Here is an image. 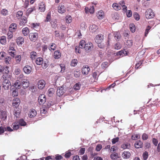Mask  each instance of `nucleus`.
Here are the masks:
<instances>
[{
	"mask_svg": "<svg viewBox=\"0 0 160 160\" xmlns=\"http://www.w3.org/2000/svg\"><path fill=\"white\" fill-rule=\"evenodd\" d=\"M80 46L81 48L84 49L85 51L87 52H90L93 49V45L92 42H88L86 43L84 40L80 41Z\"/></svg>",
	"mask_w": 160,
	"mask_h": 160,
	"instance_id": "1",
	"label": "nucleus"
},
{
	"mask_svg": "<svg viewBox=\"0 0 160 160\" xmlns=\"http://www.w3.org/2000/svg\"><path fill=\"white\" fill-rule=\"evenodd\" d=\"M3 78V80L2 82V88L5 90H8L9 89L10 86L11 85V83L10 80L5 77Z\"/></svg>",
	"mask_w": 160,
	"mask_h": 160,
	"instance_id": "2",
	"label": "nucleus"
},
{
	"mask_svg": "<svg viewBox=\"0 0 160 160\" xmlns=\"http://www.w3.org/2000/svg\"><path fill=\"white\" fill-rule=\"evenodd\" d=\"M154 15L151 9L149 8L146 11L145 16L147 18H151L154 17Z\"/></svg>",
	"mask_w": 160,
	"mask_h": 160,
	"instance_id": "3",
	"label": "nucleus"
},
{
	"mask_svg": "<svg viewBox=\"0 0 160 160\" xmlns=\"http://www.w3.org/2000/svg\"><path fill=\"white\" fill-rule=\"evenodd\" d=\"M103 36L101 34L97 35L95 38V42L98 44H100L103 40Z\"/></svg>",
	"mask_w": 160,
	"mask_h": 160,
	"instance_id": "4",
	"label": "nucleus"
},
{
	"mask_svg": "<svg viewBox=\"0 0 160 160\" xmlns=\"http://www.w3.org/2000/svg\"><path fill=\"white\" fill-rule=\"evenodd\" d=\"M38 102L40 104L44 103L46 101V98L45 95L41 94L38 98Z\"/></svg>",
	"mask_w": 160,
	"mask_h": 160,
	"instance_id": "5",
	"label": "nucleus"
},
{
	"mask_svg": "<svg viewBox=\"0 0 160 160\" xmlns=\"http://www.w3.org/2000/svg\"><path fill=\"white\" fill-rule=\"evenodd\" d=\"M29 38L31 41L35 42L38 38V34L37 33H31L29 35Z\"/></svg>",
	"mask_w": 160,
	"mask_h": 160,
	"instance_id": "6",
	"label": "nucleus"
},
{
	"mask_svg": "<svg viewBox=\"0 0 160 160\" xmlns=\"http://www.w3.org/2000/svg\"><path fill=\"white\" fill-rule=\"evenodd\" d=\"M58 12L60 13H63L66 12V8L64 5L62 4L59 5L58 7Z\"/></svg>",
	"mask_w": 160,
	"mask_h": 160,
	"instance_id": "7",
	"label": "nucleus"
},
{
	"mask_svg": "<svg viewBox=\"0 0 160 160\" xmlns=\"http://www.w3.org/2000/svg\"><path fill=\"white\" fill-rule=\"evenodd\" d=\"M7 118V114L5 111H0V118L2 121H5Z\"/></svg>",
	"mask_w": 160,
	"mask_h": 160,
	"instance_id": "8",
	"label": "nucleus"
},
{
	"mask_svg": "<svg viewBox=\"0 0 160 160\" xmlns=\"http://www.w3.org/2000/svg\"><path fill=\"white\" fill-rule=\"evenodd\" d=\"M23 69L24 73L27 74H30L32 71L31 67L28 65L25 66Z\"/></svg>",
	"mask_w": 160,
	"mask_h": 160,
	"instance_id": "9",
	"label": "nucleus"
},
{
	"mask_svg": "<svg viewBox=\"0 0 160 160\" xmlns=\"http://www.w3.org/2000/svg\"><path fill=\"white\" fill-rule=\"evenodd\" d=\"M20 102V99L18 98H15L12 101V106L16 108L18 107Z\"/></svg>",
	"mask_w": 160,
	"mask_h": 160,
	"instance_id": "10",
	"label": "nucleus"
},
{
	"mask_svg": "<svg viewBox=\"0 0 160 160\" xmlns=\"http://www.w3.org/2000/svg\"><path fill=\"white\" fill-rule=\"evenodd\" d=\"M90 69L88 65H85L82 68V74L85 75H87Z\"/></svg>",
	"mask_w": 160,
	"mask_h": 160,
	"instance_id": "11",
	"label": "nucleus"
},
{
	"mask_svg": "<svg viewBox=\"0 0 160 160\" xmlns=\"http://www.w3.org/2000/svg\"><path fill=\"white\" fill-rule=\"evenodd\" d=\"M65 90L62 87H58L57 91V94L60 97L63 94Z\"/></svg>",
	"mask_w": 160,
	"mask_h": 160,
	"instance_id": "12",
	"label": "nucleus"
},
{
	"mask_svg": "<svg viewBox=\"0 0 160 160\" xmlns=\"http://www.w3.org/2000/svg\"><path fill=\"white\" fill-rule=\"evenodd\" d=\"M38 88L42 89L45 87V81L43 80H39L38 83Z\"/></svg>",
	"mask_w": 160,
	"mask_h": 160,
	"instance_id": "13",
	"label": "nucleus"
},
{
	"mask_svg": "<svg viewBox=\"0 0 160 160\" xmlns=\"http://www.w3.org/2000/svg\"><path fill=\"white\" fill-rule=\"evenodd\" d=\"M23 80L24 81H22V82H21V85L24 88H26L29 86V82L27 79H24Z\"/></svg>",
	"mask_w": 160,
	"mask_h": 160,
	"instance_id": "14",
	"label": "nucleus"
},
{
	"mask_svg": "<svg viewBox=\"0 0 160 160\" xmlns=\"http://www.w3.org/2000/svg\"><path fill=\"white\" fill-rule=\"evenodd\" d=\"M98 29V27L95 24L91 25L89 26V31L92 33L96 32Z\"/></svg>",
	"mask_w": 160,
	"mask_h": 160,
	"instance_id": "15",
	"label": "nucleus"
},
{
	"mask_svg": "<svg viewBox=\"0 0 160 160\" xmlns=\"http://www.w3.org/2000/svg\"><path fill=\"white\" fill-rule=\"evenodd\" d=\"M134 145L135 148H142L143 147L142 142L140 140L136 141Z\"/></svg>",
	"mask_w": 160,
	"mask_h": 160,
	"instance_id": "16",
	"label": "nucleus"
},
{
	"mask_svg": "<svg viewBox=\"0 0 160 160\" xmlns=\"http://www.w3.org/2000/svg\"><path fill=\"white\" fill-rule=\"evenodd\" d=\"M17 25L14 23H12L10 26L9 30L10 31L15 32L17 29Z\"/></svg>",
	"mask_w": 160,
	"mask_h": 160,
	"instance_id": "17",
	"label": "nucleus"
},
{
	"mask_svg": "<svg viewBox=\"0 0 160 160\" xmlns=\"http://www.w3.org/2000/svg\"><path fill=\"white\" fill-rule=\"evenodd\" d=\"M122 155L123 158L128 159L130 158L131 154L129 152L124 151L122 153Z\"/></svg>",
	"mask_w": 160,
	"mask_h": 160,
	"instance_id": "18",
	"label": "nucleus"
},
{
	"mask_svg": "<svg viewBox=\"0 0 160 160\" xmlns=\"http://www.w3.org/2000/svg\"><path fill=\"white\" fill-rule=\"evenodd\" d=\"M128 54V52L125 50H121L118 52L117 55L120 57H122Z\"/></svg>",
	"mask_w": 160,
	"mask_h": 160,
	"instance_id": "19",
	"label": "nucleus"
},
{
	"mask_svg": "<svg viewBox=\"0 0 160 160\" xmlns=\"http://www.w3.org/2000/svg\"><path fill=\"white\" fill-rule=\"evenodd\" d=\"M97 16L98 18L100 19H103L104 17V14L103 12L101 10L98 11Z\"/></svg>",
	"mask_w": 160,
	"mask_h": 160,
	"instance_id": "20",
	"label": "nucleus"
},
{
	"mask_svg": "<svg viewBox=\"0 0 160 160\" xmlns=\"http://www.w3.org/2000/svg\"><path fill=\"white\" fill-rule=\"evenodd\" d=\"M119 5L122 8V10L123 11L125 12H126L127 11V7L125 5V2L124 1H121L119 2Z\"/></svg>",
	"mask_w": 160,
	"mask_h": 160,
	"instance_id": "21",
	"label": "nucleus"
},
{
	"mask_svg": "<svg viewBox=\"0 0 160 160\" xmlns=\"http://www.w3.org/2000/svg\"><path fill=\"white\" fill-rule=\"evenodd\" d=\"M27 19L26 17H23L19 21V25L20 26H23L27 22Z\"/></svg>",
	"mask_w": 160,
	"mask_h": 160,
	"instance_id": "22",
	"label": "nucleus"
},
{
	"mask_svg": "<svg viewBox=\"0 0 160 160\" xmlns=\"http://www.w3.org/2000/svg\"><path fill=\"white\" fill-rule=\"evenodd\" d=\"M54 58L56 59H58L61 57V53L59 51L57 50L54 52L53 53Z\"/></svg>",
	"mask_w": 160,
	"mask_h": 160,
	"instance_id": "23",
	"label": "nucleus"
},
{
	"mask_svg": "<svg viewBox=\"0 0 160 160\" xmlns=\"http://www.w3.org/2000/svg\"><path fill=\"white\" fill-rule=\"evenodd\" d=\"M22 32L24 36H27L29 33V30L27 27L23 28L22 30Z\"/></svg>",
	"mask_w": 160,
	"mask_h": 160,
	"instance_id": "24",
	"label": "nucleus"
},
{
	"mask_svg": "<svg viewBox=\"0 0 160 160\" xmlns=\"http://www.w3.org/2000/svg\"><path fill=\"white\" fill-rule=\"evenodd\" d=\"M37 114V112L36 110L33 109H32L30 111L29 113V117L32 118L35 116Z\"/></svg>",
	"mask_w": 160,
	"mask_h": 160,
	"instance_id": "25",
	"label": "nucleus"
},
{
	"mask_svg": "<svg viewBox=\"0 0 160 160\" xmlns=\"http://www.w3.org/2000/svg\"><path fill=\"white\" fill-rule=\"evenodd\" d=\"M16 42L18 45H22L24 43V39L23 38L20 37L17 39Z\"/></svg>",
	"mask_w": 160,
	"mask_h": 160,
	"instance_id": "26",
	"label": "nucleus"
},
{
	"mask_svg": "<svg viewBox=\"0 0 160 160\" xmlns=\"http://www.w3.org/2000/svg\"><path fill=\"white\" fill-rule=\"evenodd\" d=\"M24 79H27L23 74H21L18 77L17 80L22 83V81H24L23 80Z\"/></svg>",
	"mask_w": 160,
	"mask_h": 160,
	"instance_id": "27",
	"label": "nucleus"
},
{
	"mask_svg": "<svg viewBox=\"0 0 160 160\" xmlns=\"http://www.w3.org/2000/svg\"><path fill=\"white\" fill-rule=\"evenodd\" d=\"M112 7L114 9L118 11L121 9V6L117 3H114L112 5Z\"/></svg>",
	"mask_w": 160,
	"mask_h": 160,
	"instance_id": "28",
	"label": "nucleus"
},
{
	"mask_svg": "<svg viewBox=\"0 0 160 160\" xmlns=\"http://www.w3.org/2000/svg\"><path fill=\"white\" fill-rule=\"evenodd\" d=\"M114 39L116 41H118L119 39H120L121 37V36L119 33V32H115L114 33Z\"/></svg>",
	"mask_w": 160,
	"mask_h": 160,
	"instance_id": "29",
	"label": "nucleus"
},
{
	"mask_svg": "<svg viewBox=\"0 0 160 160\" xmlns=\"http://www.w3.org/2000/svg\"><path fill=\"white\" fill-rule=\"evenodd\" d=\"M111 158L113 160H116L117 158L119 157L118 154L117 153H114L111 154L110 155Z\"/></svg>",
	"mask_w": 160,
	"mask_h": 160,
	"instance_id": "30",
	"label": "nucleus"
},
{
	"mask_svg": "<svg viewBox=\"0 0 160 160\" xmlns=\"http://www.w3.org/2000/svg\"><path fill=\"white\" fill-rule=\"evenodd\" d=\"M43 59L41 57H39L37 58L36 60V63L38 65H40L42 64Z\"/></svg>",
	"mask_w": 160,
	"mask_h": 160,
	"instance_id": "31",
	"label": "nucleus"
},
{
	"mask_svg": "<svg viewBox=\"0 0 160 160\" xmlns=\"http://www.w3.org/2000/svg\"><path fill=\"white\" fill-rule=\"evenodd\" d=\"M39 9L41 12H44L45 9V6L43 2H41L39 4Z\"/></svg>",
	"mask_w": 160,
	"mask_h": 160,
	"instance_id": "32",
	"label": "nucleus"
},
{
	"mask_svg": "<svg viewBox=\"0 0 160 160\" xmlns=\"http://www.w3.org/2000/svg\"><path fill=\"white\" fill-rule=\"evenodd\" d=\"M121 148L125 149H129L131 147L130 144L128 143H125L121 145Z\"/></svg>",
	"mask_w": 160,
	"mask_h": 160,
	"instance_id": "33",
	"label": "nucleus"
},
{
	"mask_svg": "<svg viewBox=\"0 0 160 160\" xmlns=\"http://www.w3.org/2000/svg\"><path fill=\"white\" fill-rule=\"evenodd\" d=\"M0 42L2 45L5 44L6 43V39L5 36H3L1 37L0 39Z\"/></svg>",
	"mask_w": 160,
	"mask_h": 160,
	"instance_id": "34",
	"label": "nucleus"
},
{
	"mask_svg": "<svg viewBox=\"0 0 160 160\" xmlns=\"http://www.w3.org/2000/svg\"><path fill=\"white\" fill-rule=\"evenodd\" d=\"M35 9L34 7H32L30 8H29L27 11L26 15L27 16H29V15L33 11L35 10Z\"/></svg>",
	"mask_w": 160,
	"mask_h": 160,
	"instance_id": "35",
	"label": "nucleus"
},
{
	"mask_svg": "<svg viewBox=\"0 0 160 160\" xmlns=\"http://www.w3.org/2000/svg\"><path fill=\"white\" fill-rule=\"evenodd\" d=\"M21 56L20 55H18L15 57V61L18 64H20L21 61Z\"/></svg>",
	"mask_w": 160,
	"mask_h": 160,
	"instance_id": "36",
	"label": "nucleus"
},
{
	"mask_svg": "<svg viewBox=\"0 0 160 160\" xmlns=\"http://www.w3.org/2000/svg\"><path fill=\"white\" fill-rule=\"evenodd\" d=\"M37 54L36 52L32 51L30 53V58L32 60L34 59L37 57Z\"/></svg>",
	"mask_w": 160,
	"mask_h": 160,
	"instance_id": "37",
	"label": "nucleus"
},
{
	"mask_svg": "<svg viewBox=\"0 0 160 160\" xmlns=\"http://www.w3.org/2000/svg\"><path fill=\"white\" fill-rule=\"evenodd\" d=\"M74 76L76 78H79L81 72L80 71H74L73 72Z\"/></svg>",
	"mask_w": 160,
	"mask_h": 160,
	"instance_id": "38",
	"label": "nucleus"
},
{
	"mask_svg": "<svg viewBox=\"0 0 160 160\" xmlns=\"http://www.w3.org/2000/svg\"><path fill=\"white\" fill-rule=\"evenodd\" d=\"M15 47V44L13 42H11L10 43V46L9 47L8 51H15L14 49Z\"/></svg>",
	"mask_w": 160,
	"mask_h": 160,
	"instance_id": "39",
	"label": "nucleus"
},
{
	"mask_svg": "<svg viewBox=\"0 0 160 160\" xmlns=\"http://www.w3.org/2000/svg\"><path fill=\"white\" fill-rule=\"evenodd\" d=\"M21 82H19L17 80L15 83H14V87L17 89V88H20L21 87Z\"/></svg>",
	"mask_w": 160,
	"mask_h": 160,
	"instance_id": "40",
	"label": "nucleus"
},
{
	"mask_svg": "<svg viewBox=\"0 0 160 160\" xmlns=\"http://www.w3.org/2000/svg\"><path fill=\"white\" fill-rule=\"evenodd\" d=\"M78 63V60L77 59H73L71 61V65L72 66L75 67L77 65Z\"/></svg>",
	"mask_w": 160,
	"mask_h": 160,
	"instance_id": "41",
	"label": "nucleus"
},
{
	"mask_svg": "<svg viewBox=\"0 0 160 160\" xmlns=\"http://www.w3.org/2000/svg\"><path fill=\"white\" fill-rule=\"evenodd\" d=\"M130 29L131 32H134L135 31V26L134 24L131 23L129 25Z\"/></svg>",
	"mask_w": 160,
	"mask_h": 160,
	"instance_id": "42",
	"label": "nucleus"
},
{
	"mask_svg": "<svg viewBox=\"0 0 160 160\" xmlns=\"http://www.w3.org/2000/svg\"><path fill=\"white\" fill-rule=\"evenodd\" d=\"M20 126H25L26 125V123L23 119H21L18 122Z\"/></svg>",
	"mask_w": 160,
	"mask_h": 160,
	"instance_id": "43",
	"label": "nucleus"
},
{
	"mask_svg": "<svg viewBox=\"0 0 160 160\" xmlns=\"http://www.w3.org/2000/svg\"><path fill=\"white\" fill-rule=\"evenodd\" d=\"M81 84L79 82L76 83L74 86L73 88L75 90H78L80 89Z\"/></svg>",
	"mask_w": 160,
	"mask_h": 160,
	"instance_id": "44",
	"label": "nucleus"
},
{
	"mask_svg": "<svg viewBox=\"0 0 160 160\" xmlns=\"http://www.w3.org/2000/svg\"><path fill=\"white\" fill-rule=\"evenodd\" d=\"M12 125H13V128L14 130L18 129L20 126L18 122H15Z\"/></svg>",
	"mask_w": 160,
	"mask_h": 160,
	"instance_id": "45",
	"label": "nucleus"
},
{
	"mask_svg": "<svg viewBox=\"0 0 160 160\" xmlns=\"http://www.w3.org/2000/svg\"><path fill=\"white\" fill-rule=\"evenodd\" d=\"M66 21L67 23H69L72 21V18L69 15L67 16L66 17Z\"/></svg>",
	"mask_w": 160,
	"mask_h": 160,
	"instance_id": "46",
	"label": "nucleus"
},
{
	"mask_svg": "<svg viewBox=\"0 0 160 160\" xmlns=\"http://www.w3.org/2000/svg\"><path fill=\"white\" fill-rule=\"evenodd\" d=\"M54 92V90L53 88H50L49 89L48 91V95L49 96L51 97L52 96Z\"/></svg>",
	"mask_w": 160,
	"mask_h": 160,
	"instance_id": "47",
	"label": "nucleus"
},
{
	"mask_svg": "<svg viewBox=\"0 0 160 160\" xmlns=\"http://www.w3.org/2000/svg\"><path fill=\"white\" fill-rule=\"evenodd\" d=\"M132 40H128L126 43V44L127 46L129 48L131 47L132 45Z\"/></svg>",
	"mask_w": 160,
	"mask_h": 160,
	"instance_id": "48",
	"label": "nucleus"
},
{
	"mask_svg": "<svg viewBox=\"0 0 160 160\" xmlns=\"http://www.w3.org/2000/svg\"><path fill=\"white\" fill-rule=\"evenodd\" d=\"M140 135L139 134H135L132 136V138L133 140H136L140 138Z\"/></svg>",
	"mask_w": 160,
	"mask_h": 160,
	"instance_id": "49",
	"label": "nucleus"
},
{
	"mask_svg": "<svg viewBox=\"0 0 160 160\" xmlns=\"http://www.w3.org/2000/svg\"><path fill=\"white\" fill-rule=\"evenodd\" d=\"M80 44L79 46H76L75 47V51L76 53H80L81 52V49L82 48L80 47Z\"/></svg>",
	"mask_w": 160,
	"mask_h": 160,
	"instance_id": "50",
	"label": "nucleus"
},
{
	"mask_svg": "<svg viewBox=\"0 0 160 160\" xmlns=\"http://www.w3.org/2000/svg\"><path fill=\"white\" fill-rule=\"evenodd\" d=\"M143 159L144 160L147 159L148 157V153L147 152L145 151L142 154Z\"/></svg>",
	"mask_w": 160,
	"mask_h": 160,
	"instance_id": "51",
	"label": "nucleus"
},
{
	"mask_svg": "<svg viewBox=\"0 0 160 160\" xmlns=\"http://www.w3.org/2000/svg\"><path fill=\"white\" fill-rule=\"evenodd\" d=\"M23 14V12L21 11H18L17 12L16 17L18 19L20 18L21 17H22Z\"/></svg>",
	"mask_w": 160,
	"mask_h": 160,
	"instance_id": "52",
	"label": "nucleus"
},
{
	"mask_svg": "<svg viewBox=\"0 0 160 160\" xmlns=\"http://www.w3.org/2000/svg\"><path fill=\"white\" fill-rule=\"evenodd\" d=\"M13 31H9L8 32L7 34V35L8 36V39H10L12 37V32Z\"/></svg>",
	"mask_w": 160,
	"mask_h": 160,
	"instance_id": "53",
	"label": "nucleus"
},
{
	"mask_svg": "<svg viewBox=\"0 0 160 160\" xmlns=\"http://www.w3.org/2000/svg\"><path fill=\"white\" fill-rule=\"evenodd\" d=\"M121 48V45L118 43H117L114 45V48L118 50L120 49Z\"/></svg>",
	"mask_w": 160,
	"mask_h": 160,
	"instance_id": "54",
	"label": "nucleus"
},
{
	"mask_svg": "<svg viewBox=\"0 0 160 160\" xmlns=\"http://www.w3.org/2000/svg\"><path fill=\"white\" fill-rule=\"evenodd\" d=\"M11 58L9 56H7L6 57L5 59V62L6 63L9 64L11 62Z\"/></svg>",
	"mask_w": 160,
	"mask_h": 160,
	"instance_id": "55",
	"label": "nucleus"
},
{
	"mask_svg": "<svg viewBox=\"0 0 160 160\" xmlns=\"http://www.w3.org/2000/svg\"><path fill=\"white\" fill-rule=\"evenodd\" d=\"M8 67H3V73H4L5 74H8L9 72V70H8Z\"/></svg>",
	"mask_w": 160,
	"mask_h": 160,
	"instance_id": "56",
	"label": "nucleus"
},
{
	"mask_svg": "<svg viewBox=\"0 0 160 160\" xmlns=\"http://www.w3.org/2000/svg\"><path fill=\"white\" fill-rule=\"evenodd\" d=\"M8 11L7 10L3 9L1 11V13L3 15L6 16L8 14Z\"/></svg>",
	"mask_w": 160,
	"mask_h": 160,
	"instance_id": "57",
	"label": "nucleus"
},
{
	"mask_svg": "<svg viewBox=\"0 0 160 160\" xmlns=\"http://www.w3.org/2000/svg\"><path fill=\"white\" fill-rule=\"evenodd\" d=\"M6 102L4 98H0V105L4 106Z\"/></svg>",
	"mask_w": 160,
	"mask_h": 160,
	"instance_id": "58",
	"label": "nucleus"
},
{
	"mask_svg": "<svg viewBox=\"0 0 160 160\" xmlns=\"http://www.w3.org/2000/svg\"><path fill=\"white\" fill-rule=\"evenodd\" d=\"M18 94V91L16 89L14 90L12 92V95L13 97L17 96Z\"/></svg>",
	"mask_w": 160,
	"mask_h": 160,
	"instance_id": "59",
	"label": "nucleus"
},
{
	"mask_svg": "<svg viewBox=\"0 0 160 160\" xmlns=\"http://www.w3.org/2000/svg\"><path fill=\"white\" fill-rule=\"evenodd\" d=\"M133 16L135 19L137 20H138L140 19L139 14L137 12H134L133 14Z\"/></svg>",
	"mask_w": 160,
	"mask_h": 160,
	"instance_id": "60",
	"label": "nucleus"
},
{
	"mask_svg": "<svg viewBox=\"0 0 160 160\" xmlns=\"http://www.w3.org/2000/svg\"><path fill=\"white\" fill-rule=\"evenodd\" d=\"M6 54L4 52H0V59H3L4 57L6 56Z\"/></svg>",
	"mask_w": 160,
	"mask_h": 160,
	"instance_id": "61",
	"label": "nucleus"
},
{
	"mask_svg": "<svg viewBox=\"0 0 160 160\" xmlns=\"http://www.w3.org/2000/svg\"><path fill=\"white\" fill-rule=\"evenodd\" d=\"M148 138V134L145 133L143 134L142 135V139L143 140H147Z\"/></svg>",
	"mask_w": 160,
	"mask_h": 160,
	"instance_id": "62",
	"label": "nucleus"
},
{
	"mask_svg": "<svg viewBox=\"0 0 160 160\" xmlns=\"http://www.w3.org/2000/svg\"><path fill=\"white\" fill-rule=\"evenodd\" d=\"M151 28V27L149 26H148L147 28L146 29L145 32V37H146L148 34L149 30Z\"/></svg>",
	"mask_w": 160,
	"mask_h": 160,
	"instance_id": "63",
	"label": "nucleus"
},
{
	"mask_svg": "<svg viewBox=\"0 0 160 160\" xmlns=\"http://www.w3.org/2000/svg\"><path fill=\"white\" fill-rule=\"evenodd\" d=\"M85 148H82L80 150L79 153L80 155H82L84 154L85 152Z\"/></svg>",
	"mask_w": 160,
	"mask_h": 160,
	"instance_id": "64",
	"label": "nucleus"
}]
</instances>
